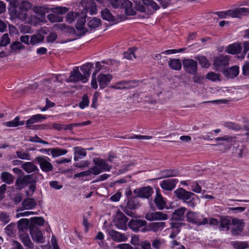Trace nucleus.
Instances as JSON below:
<instances>
[{"label": "nucleus", "mask_w": 249, "mask_h": 249, "mask_svg": "<svg viewBox=\"0 0 249 249\" xmlns=\"http://www.w3.org/2000/svg\"><path fill=\"white\" fill-rule=\"evenodd\" d=\"M102 63L109 65L112 63L111 60L103 61L101 62H97L95 64V71L92 74V80L91 82V86L94 89H97L98 88V84L96 81V74L97 73L103 69L104 67V65H102Z\"/></svg>", "instance_id": "9b49d317"}, {"label": "nucleus", "mask_w": 249, "mask_h": 249, "mask_svg": "<svg viewBox=\"0 0 249 249\" xmlns=\"http://www.w3.org/2000/svg\"><path fill=\"white\" fill-rule=\"evenodd\" d=\"M136 197L148 198L153 193L152 188L150 186L136 188L133 191Z\"/></svg>", "instance_id": "4468645a"}, {"label": "nucleus", "mask_w": 249, "mask_h": 249, "mask_svg": "<svg viewBox=\"0 0 249 249\" xmlns=\"http://www.w3.org/2000/svg\"><path fill=\"white\" fill-rule=\"evenodd\" d=\"M206 77L207 79L213 81L220 80V74L213 71L208 73L206 75Z\"/></svg>", "instance_id": "603ef678"}, {"label": "nucleus", "mask_w": 249, "mask_h": 249, "mask_svg": "<svg viewBox=\"0 0 249 249\" xmlns=\"http://www.w3.org/2000/svg\"><path fill=\"white\" fill-rule=\"evenodd\" d=\"M164 241L156 238L152 240V245L155 249H160Z\"/></svg>", "instance_id": "774afa93"}, {"label": "nucleus", "mask_w": 249, "mask_h": 249, "mask_svg": "<svg viewBox=\"0 0 249 249\" xmlns=\"http://www.w3.org/2000/svg\"><path fill=\"white\" fill-rule=\"evenodd\" d=\"M93 66V63H87L80 67V70L82 72V74L84 78L88 80L90 74V69Z\"/></svg>", "instance_id": "72a5a7b5"}, {"label": "nucleus", "mask_w": 249, "mask_h": 249, "mask_svg": "<svg viewBox=\"0 0 249 249\" xmlns=\"http://www.w3.org/2000/svg\"><path fill=\"white\" fill-rule=\"evenodd\" d=\"M242 49V45L240 43H235L229 45L226 49V52L231 54H235L240 53Z\"/></svg>", "instance_id": "c85d7f7f"}, {"label": "nucleus", "mask_w": 249, "mask_h": 249, "mask_svg": "<svg viewBox=\"0 0 249 249\" xmlns=\"http://www.w3.org/2000/svg\"><path fill=\"white\" fill-rule=\"evenodd\" d=\"M214 14L217 15L219 18H224L227 16H229L232 18H240L241 16L249 15V9L245 7L236 8L234 10H229L226 12H217Z\"/></svg>", "instance_id": "7ed1b4c3"}, {"label": "nucleus", "mask_w": 249, "mask_h": 249, "mask_svg": "<svg viewBox=\"0 0 249 249\" xmlns=\"http://www.w3.org/2000/svg\"><path fill=\"white\" fill-rule=\"evenodd\" d=\"M128 218L122 212L118 213L114 220V223L115 226L121 230H126V223Z\"/></svg>", "instance_id": "9d476101"}, {"label": "nucleus", "mask_w": 249, "mask_h": 249, "mask_svg": "<svg viewBox=\"0 0 249 249\" xmlns=\"http://www.w3.org/2000/svg\"><path fill=\"white\" fill-rule=\"evenodd\" d=\"M33 179V176L31 175H28L23 177L18 178L16 181V186L18 190H21L32 182Z\"/></svg>", "instance_id": "f3484780"}, {"label": "nucleus", "mask_w": 249, "mask_h": 249, "mask_svg": "<svg viewBox=\"0 0 249 249\" xmlns=\"http://www.w3.org/2000/svg\"><path fill=\"white\" fill-rule=\"evenodd\" d=\"M169 67L174 70L179 71L181 68L180 60L178 59H171L168 62Z\"/></svg>", "instance_id": "ea45409f"}, {"label": "nucleus", "mask_w": 249, "mask_h": 249, "mask_svg": "<svg viewBox=\"0 0 249 249\" xmlns=\"http://www.w3.org/2000/svg\"><path fill=\"white\" fill-rule=\"evenodd\" d=\"M101 15L103 19L106 20L108 21H112L115 20L114 16L111 14L109 10L107 8H105L102 11Z\"/></svg>", "instance_id": "c03bdc74"}, {"label": "nucleus", "mask_w": 249, "mask_h": 249, "mask_svg": "<svg viewBox=\"0 0 249 249\" xmlns=\"http://www.w3.org/2000/svg\"><path fill=\"white\" fill-rule=\"evenodd\" d=\"M36 205V200L31 198H27L23 200L22 202V207L23 209L30 210L33 209Z\"/></svg>", "instance_id": "473e14b6"}, {"label": "nucleus", "mask_w": 249, "mask_h": 249, "mask_svg": "<svg viewBox=\"0 0 249 249\" xmlns=\"http://www.w3.org/2000/svg\"><path fill=\"white\" fill-rule=\"evenodd\" d=\"M21 167L28 173H38L39 172L37 167L32 162H25L22 165Z\"/></svg>", "instance_id": "7c9ffc66"}, {"label": "nucleus", "mask_w": 249, "mask_h": 249, "mask_svg": "<svg viewBox=\"0 0 249 249\" xmlns=\"http://www.w3.org/2000/svg\"><path fill=\"white\" fill-rule=\"evenodd\" d=\"M174 193L178 198L183 200L184 202L190 199L191 196L194 195L193 193L187 191L182 188L178 189L174 192Z\"/></svg>", "instance_id": "412c9836"}, {"label": "nucleus", "mask_w": 249, "mask_h": 249, "mask_svg": "<svg viewBox=\"0 0 249 249\" xmlns=\"http://www.w3.org/2000/svg\"><path fill=\"white\" fill-rule=\"evenodd\" d=\"M67 82H76L81 81L83 83L87 82V80L84 78L83 74L79 71V67H75L73 71L70 73L69 78L67 79Z\"/></svg>", "instance_id": "ddd939ff"}, {"label": "nucleus", "mask_w": 249, "mask_h": 249, "mask_svg": "<svg viewBox=\"0 0 249 249\" xmlns=\"http://www.w3.org/2000/svg\"><path fill=\"white\" fill-rule=\"evenodd\" d=\"M69 9L66 7L57 6L51 9V11L54 13L63 14L68 11Z\"/></svg>", "instance_id": "680f3d73"}, {"label": "nucleus", "mask_w": 249, "mask_h": 249, "mask_svg": "<svg viewBox=\"0 0 249 249\" xmlns=\"http://www.w3.org/2000/svg\"><path fill=\"white\" fill-rule=\"evenodd\" d=\"M20 239L23 244L28 249L33 248L34 244L31 241L29 235L26 233H21L19 235Z\"/></svg>", "instance_id": "2f4dec72"}, {"label": "nucleus", "mask_w": 249, "mask_h": 249, "mask_svg": "<svg viewBox=\"0 0 249 249\" xmlns=\"http://www.w3.org/2000/svg\"><path fill=\"white\" fill-rule=\"evenodd\" d=\"M121 6L124 9L125 13L127 15H134L135 11L132 8V3L129 0H121Z\"/></svg>", "instance_id": "393cba45"}, {"label": "nucleus", "mask_w": 249, "mask_h": 249, "mask_svg": "<svg viewBox=\"0 0 249 249\" xmlns=\"http://www.w3.org/2000/svg\"><path fill=\"white\" fill-rule=\"evenodd\" d=\"M145 5L150 6L152 9L157 10L159 8V5L153 0H142Z\"/></svg>", "instance_id": "338daca9"}, {"label": "nucleus", "mask_w": 249, "mask_h": 249, "mask_svg": "<svg viewBox=\"0 0 249 249\" xmlns=\"http://www.w3.org/2000/svg\"><path fill=\"white\" fill-rule=\"evenodd\" d=\"M0 221L4 224L8 223L10 221L9 214L6 212H0Z\"/></svg>", "instance_id": "e2e57ef3"}, {"label": "nucleus", "mask_w": 249, "mask_h": 249, "mask_svg": "<svg viewBox=\"0 0 249 249\" xmlns=\"http://www.w3.org/2000/svg\"><path fill=\"white\" fill-rule=\"evenodd\" d=\"M45 220L42 217H35L31 218L30 225L42 226Z\"/></svg>", "instance_id": "6e6d98bb"}, {"label": "nucleus", "mask_w": 249, "mask_h": 249, "mask_svg": "<svg viewBox=\"0 0 249 249\" xmlns=\"http://www.w3.org/2000/svg\"><path fill=\"white\" fill-rule=\"evenodd\" d=\"M184 71L190 74H196L197 71V62L192 59H185L182 61Z\"/></svg>", "instance_id": "6e6552de"}, {"label": "nucleus", "mask_w": 249, "mask_h": 249, "mask_svg": "<svg viewBox=\"0 0 249 249\" xmlns=\"http://www.w3.org/2000/svg\"><path fill=\"white\" fill-rule=\"evenodd\" d=\"M231 221L228 218H221L220 220V226L219 229L220 231L226 230L229 231L230 229Z\"/></svg>", "instance_id": "37998d69"}, {"label": "nucleus", "mask_w": 249, "mask_h": 249, "mask_svg": "<svg viewBox=\"0 0 249 249\" xmlns=\"http://www.w3.org/2000/svg\"><path fill=\"white\" fill-rule=\"evenodd\" d=\"M82 4L85 6L87 11L89 12L91 15L96 13V4L92 0H84L83 1Z\"/></svg>", "instance_id": "cd10ccee"}, {"label": "nucleus", "mask_w": 249, "mask_h": 249, "mask_svg": "<svg viewBox=\"0 0 249 249\" xmlns=\"http://www.w3.org/2000/svg\"><path fill=\"white\" fill-rule=\"evenodd\" d=\"M108 234L112 240L117 242H125L127 240V236L125 233H121L113 229L108 230Z\"/></svg>", "instance_id": "a211bd4d"}, {"label": "nucleus", "mask_w": 249, "mask_h": 249, "mask_svg": "<svg viewBox=\"0 0 249 249\" xmlns=\"http://www.w3.org/2000/svg\"><path fill=\"white\" fill-rule=\"evenodd\" d=\"M229 64V58L227 56L221 55L215 58L213 61V65L216 70H219L221 68L225 67Z\"/></svg>", "instance_id": "5701e85b"}, {"label": "nucleus", "mask_w": 249, "mask_h": 249, "mask_svg": "<svg viewBox=\"0 0 249 249\" xmlns=\"http://www.w3.org/2000/svg\"><path fill=\"white\" fill-rule=\"evenodd\" d=\"M29 231L33 241L39 243H43L45 242L42 233L41 231L39 230L38 226L30 225Z\"/></svg>", "instance_id": "1a4fd4ad"}, {"label": "nucleus", "mask_w": 249, "mask_h": 249, "mask_svg": "<svg viewBox=\"0 0 249 249\" xmlns=\"http://www.w3.org/2000/svg\"><path fill=\"white\" fill-rule=\"evenodd\" d=\"M119 89H130L138 86V82L136 80H123L118 82Z\"/></svg>", "instance_id": "b1692460"}, {"label": "nucleus", "mask_w": 249, "mask_h": 249, "mask_svg": "<svg viewBox=\"0 0 249 249\" xmlns=\"http://www.w3.org/2000/svg\"><path fill=\"white\" fill-rule=\"evenodd\" d=\"M1 181L7 184L13 183L14 180L13 176L8 172H2L0 175Z\"/></svg>", "instance_id": "c9c22d12"}, {"label": "nucleus", "mask_w": 249, "mask_h": 249, "mask_svg": "<svg viewBox=\"0 0 249 249\" xmlns=\"http://www.w3.org/2000/svg\"><path fill=\"white\" fill-rule=\"evenodd\" d=\"M112 79V76L110 74L100 73L96 78V81L98 82L100 88L103 89L108 85Z\"/></svg>", "instance_id": "dca6fc26"}, {"label": "nucleus", "mask_w": 249, "mask_h": 249, "mask_svg": "<svg viewBox=\"0 0 249 249\" xmlns=\"http://www.w3.org/2000/svg\"><path fill=\"white\" fill-rule=\"evenodd\" d=\"M48 19L51 22H61L63 20V17L54 14H50L47 16Z\"/></svg>", "instance_id": "8fccbe9b"}, {"label": "nucleus", "mask_w": 249, "mask_h": 249, "mask_svg": "<svg viewBox=\"0 0 249 249\" xmlns=\"http://www.w3.org/2000/svg\"><path fill=\"white\" fill-rule=\"evenodd\" d=\"M147 224L145 220L141 219H131L128 223V226L134 232L139 231L145 232L147 230L145 228Z\"/></svg>", "instance_id": "0eeeda50"}, {"label": "nucleus", "mask_w": 249, "mask_h": 249, "mask_svg": "<svg viewBox=\"0 0 249 249\" xmlns=\"http://www.w3.org/2000/svg\"><path fill=\"white\" fill-rule=\"evenodd\" d=\"M30 225L29 219L22 218L19 220L18 222V228L19 231H24L29 229Z\"/></svg>", "instance_id": "e433bc0d"}, {"label": "nucleus", "mask_w": 249, "mask_h": 249, "mask_svg": "<svg viewBox=\"0 0 249 249\" xmlns=\"http://www.w3.org/2000/svg\"><path fill=\"white\" fill-rule=\"evenodd\" d=\"M136 48H132L129 49L127 52L124 53V57L127 60H133V58H136V56L134 53Z\"/></svg>", "instance_id": "09e8293b"}, {"label": "nucleus", "mask_w": 249, "mask_h": 249, "mask_svg": "<svg viewBox=\"0 0 249 249\" xmlns=\"http://www.w3.org/2000/svg\"><path fill=\"white\" fill-rule=\"evenodd\" d=\"M29 184V190L26 191V194L27 196H31L36 189V180L33 179Z\"/></svg>", "instance_id": "3c124183"}, {"label": "nucleus", "mask_w": 249, "mask_h": 249, "mask_svg": "<svg viewBox=\"0 0 249 249\" xmlns=\"http://www.w3.org/2000/svg\"><path fill=\"white\" fill-rule=\"evenodd\" d=\"M154 202L158 209L160 210H163L166 205V203L159 190L156 192V196L154 199Z\"/></svg>", "instance_id": "c756f323"}, {"label": "nucleus", "mask_w": 249, "mask_h": 249, "mask_svg": "<svg viewBox=\"0 0 249 249\" xmlns=\"http://www.w3.org/2000/svg\"><path fill=\"white\" fill-rule=\"evenodd\" d=\"M86 22L85 17L79 18L75 25V30L72 27L67 26L65 23L60 24L58 27L61 30L66 31L70 33H73L77 36H81L84 35L87 32V29L84 27Z\"/></svg>", "instance_id": "f03ea898"}, {"label": "nucleus", "mask_w": 249, "mask_h": 249, "mask_svg": "<svg viewBox=\"0 0 249 249\" xmlns=\"http://www.w3.org/2000/svg\"><path fill=\"white\" fill-rule=\"evenodd\" d=\"M186 219L188 222L197 226L204 225L208 223V220L201 215L192 211L188 212L186 214Z\"/></svg>", "instance_id": "39448f33"}, {"label": "nucleus", "mask_w": 249, "mask_h": 249, "mask_svg": "<svg viewBox=\"0 0 249 249\" xmlns=\"http://www.w3.org/2000/svg\"><path fill=\"white\" fill-rule=\"evenodd\" d=\"M242 47L243 48V51L242 52L241 56V58H244L245 55L247 54L248 52L249 51V41H244L242 43Z\"/></svg>", "instance_id": "69168bd1"}, {"label": "nucleus", "mask_w": 249, "mask_h": 249, "mask_svg": "<svg viewBox=\"0 0 249 249\" xmlns=\"http://www.w3.org/2000/svg\"><path fill=\"white\" fill-rule=\"evenodd\" d=\"M245 223L242 220L233 218L231 221V233L232 235H239L243 231Z\"/></svg>", "instance_id": "f8f14e48"}, {"label": "nucleus", "mask_w": 249, "mask_h": 249, "mask_svg": "<svg viewBox=\"0 0 249 249\" xmlns=\"http://www.w3.org/2000/svg\"><path fill=\"white\" fill-rule=\"evenodd\" d=\"M13 8L11 10V15L14 18L21 20H25L27 16V12L31 8V4L27 1H23L20 3L17 0H13L10 2Z\"/></svg>", "instance_id": "f257e3e1"}, {"label": "nucleus", "mask_w": 249, "mask_h": 249, "mask_svg": "<svg viewBox=\"0 0 249 249\" xmlns=\"http://www.w3.org/2000/svg\"><path fill=\"white\" fill-rule=\"evenodd\" d=\"M161 177L159 178L177 176L179 172L175 169H165L160 171Z\"/></svg>", "instance_id": "f704fd0d"}, {"label": "nucleus", "mask_w": 249, "mask_h": 249, "mask_svg": "<svg viewBox=\"0 0 249 249\" xmlns=\"http://www.w3.org/2000/svg\"><path fill=\"white\" fill-rule=\"evenodd\" d=\"M89 105V100L87 94L83 95L82 101L79 103V107L81 109H84L85 107H88Z\"/></svg>", "instance_id": "13d9d810"}, {"label": "nucleus", "mask_w": 249, "mask_h": 249, "mask_svg": "<svg viewBox=\"0 0 249 249\" xmlns=\"http://www.w3.org/2000/svg\"><path fill=\"white\" fill-rule=\"evenodd\" d=\"M186 211V208L183 207L176 210L172 214V220L173 221H183L184 218V214Z\"/></svg>", "instance_id": "a878e982"}, {"label": "nucleus", "mask_w": 249, "mask_h": 249, "mask_svg": "<svg viewBox=\"0 0 249 249\" xmlns=\"http://www.w3.org/2000/svg\"><path fill=\"white\" fill-rule=\"evenodd\" d=\"M235 153L239 158H241L246 157L248 154L247 148L244 145L238 146L235 150Z\"/></svg>", "instance_id": "58836bf2"}, {"label": "nucleus", "mask_w": 249, "mask_h": 249, "mask_svg": "<svg viewBox=\"0 0 249 249\" xmlns=\"http://www.w3.org/2000/svg\"><path fill=\"white\" fill-rule=\"evenodd\" d=\"M67 152L68 150L66 149H61L59 148L51 149V154L53 157H56L65 155Z\"/></svg>", "instance_id": "49530a36"}, {"label": "nucleus", "mask_w": 249, "mask_h": 249, "mask_svg": "<svg viewBox=\"0 0 249 249\" xmlns=\"http://www.w3.org/2000/svg\"><path fill=\"white\" fill-rule=\"evenodd\" d=\"M93 161L95 166L92 167L91 170L92 174L95 175L99 174L103 171H109L111 168V166L107 163V161L102 159L95 158L93 159Z\"/></svg>", "instance_id": "20e7f679"}, {"label": "nucleus", "mask_w": 249, "mask_h": 249, "mask_svg": "<svg viewBox=\"0 0 249 249\" xmlns=\"http://www.w3.org/2000/svg\"><path fill=\"white\" fill-rule=\"evenodd\" d=\"M196 58L202 67L207 68L210 66L209 62L205 56L198 55L196 56Z\"/></svg>", "instance_id": "de8ad7c7"}, {"label": "nucleus", "mask_w": 249, "mask_h": 249, "mask_svg": "<svg viewBox=\"0 0 249 249\" xmlns=\"http://www.w3.org/2000/svg\"><path fill=\"white\" fill-rule=\"evenodd\" d=\"M88 25L90 29H94L101 25V20L99 18H93L88 21Z\"/></svg>", "instance_id": "a18cd8bd"}, {"label": "nucleus", "mask_w": 249, "mask_h": 249, "mask_svg": "<svg viewBox=\"0 0 249 249\" xmlns=\"http://www.w3.org/2000/svg\"><path fill=\"white\" fill-rule=\"evenodd\" d=\"M10 48L12 53H18L21 50L24 49L25 46L19 41H14L11 44Z\"/></svg>", "instance_id": "79ce46f5"}, {"label": "nucleus", "mask_w": 249, "mask_h": 249, "mask_svg": "<svg viewBox=\"0 0 249 249\" xmlns=\"http://www.w3.org/2000/svg\"><path fill=\"white\" fill-rule=\"evenodd\" d=\"M225 126L231 129L234 130H239L242 129L241 125L239 124L232 122H227L225 124Z\"/></svg>", "instance_id": "bf43d9fd"}, {"label": "nucleus", "mask_w": 249, "mask_h": 249, "mask_svg": "<svg viewBox=\"0 0 249 249\" xmlns=\"http://www.w3.org/2000/svg\"><path fill=\"white\" fill-rule=\"evenodd\" d=\"M5 124V125L8 127H17L24 125L25 122L24 121H20V117L17 116L13 120L7 122Z\"/></svg>", "instance_id": "a19ab883"}, {"label": "nucleus", "mask_w": 249, "mask_h": 249, "mask_svg": "<svg viewBox=\"0 0 249 249\" xmlns=\"http://www.w3.org/2000/svg\"><path fill=\"white\" fill-rule=\"evenodd\" d=\"M46 118V116L40 114L33 115L27 120L26 122V127L28 129H32L34 124L41 122Z\"/></svg>", "instance_id": "aec40b11"}, {"label": "nucleus", "mask_w": 249, "mask_h": 249, "mask_svg": "<svg viewBox=\"0 0 249 249\" xmlns=\"http://www.w3.org/2000/svg\"><path fill=\"white\" fill-rule=\"evenodd\" d=\"M51 128L50 124H41L34 125L32 126V129L39 130H46Z\"/></svg>", "instance_id": "052dcab7"}, {"label": "nucleus", "mask_w": 249, "mask_h": 249, "mask_svg": "<svg viewBox=\"0 0 249 249\" xmlns=\"http://www.w3.org/2000/svg\"><path fill=\"white\" fill-rule=\"evenodd\" d=\"M73 149L74 150V154L77 155L81 158L85 157L87 155L85 149L81 147H74Z\"/></svg>", "instance_id": "4d7b16f0"}, {"label": "nucleus", "mask_w": 249, "mask_h": 249, "mask_svg": "<svg viewBox=\"0 0 249 249\" xmlns=\"http://www.w3.org/2000/svg\"><path fill=\"white\" fill-rule=\"evenodd\" d=\"M224 76L228 79H233L237 77L239 73V67L233 66L230 68L225 69L223 71Z\"/></svg>", "instance_id": "6ab92c4d"}, {"label": "nucleus", "mask_w": 249, "mask_h": 249, "mask_svg": "<svg viewBox=\"0 0 249 249\" xmlns=\"http://www.w3.org/2000/svg\"><path fill=\"white\" fill-rule=\"evenodd\" d=\"M10 42V38L8 34H4L0 38V46L5 47Z\"/></svg>", "instance_id": "5fc2aeb1"}, {"label": "nucleus", "mask_w": 249, "mask_h": 249, "mask_svg": "<svg viewBox=\"0 0 249 249\" xmlns=\"http://www.w3.org/2000/svg\"><path fill=\"white\" fill-rule=\"evenodd\" d=\"M145 218L150 221L164 220L168 219V215L161 212H149L145 214Z\"/></svg>", "instance_id": "2eb2a0df"}, {"label": "nucleus", "mask_w": 249, "mask_h": 249, "mask_svg": "<svg viewBox=\"0 0 249 249\" xmlns=\"http://www.w3.org/2000/svg\"><path fill=\"white\" fill-rule=\"evenodd\" d=\"M50 8L46 6H35L33 8V11L38 17L39 18L44 19L45 15L50 12Z\"/></svg>", "instance_id": "bb28decb"}, {"label": "nucleus", "mask_w": 249, "mask_h": 249, "mask_svg": "<svg viewBox=\"0 0 249 249\" xmlns=\"http://www.w3.org/2000/svg\"><path fill=\"white\" fill-rule=\"evenodd\" d=\"M15 228V224L13 223H11L8 226H7L5 228V231L8 235L11 236L14 233Z\"/></svg>", "instance_id": "0e129e2a"}, {"label": "nucleus", "mask_w": 249, "mask_h": 249, "mask_svg": "<svg viewBox=\"0 0 249 249\" xmlns=\"http://www.w3.org/2000/svg\"><path fill=\"white\" fill-rule=\"evenodd\" d=\"M178 182V179L176 178L165 179L160 183V186L163 190L171 191L175 187Z\"/></svg>", "instance_id": "4be33fe9"}, {"label": "nucleus", "mask_w": 249, "mask_h": 249, "mask_svg": "<svg viewBox=\"0 0 249 249\" xmlns=\"http://www.w3.org/2000/svg\"><path fill=\"white\" fill-rule=\"evenodd\" d=\"M35 160L39 164L42 171L48 173L53 170V167L50 162V159L49 157L45 156H38L35 158Z\"/></svg>", "instance_id": "423d86ee"}, {"label": "nucleus", "mask_w": 249, "mask_h": 249, "mask_svg": "<svg viewBox=\"0 0 249 249\" xmlns=\"http://www.w3.org/2000/svg\"><path fill=\"white\" fill-rule=\"evenodd\" d=\"M231 244L236 249H245L248 247V243L245 242H232Z\"/></svg>", "instance_id": "864d4df0"}, {"label": "nucleus", "mask_w": 249, "mask_h": 249, "mask_svg": "<svg viewBox=\"0 0 249 249\" xmlns=\"http://www.w3.org/2000/svg\"><path fill=\"white\" fill-rule=\"evenodd\" d=\"M165 226V223L164 222H153L149 224V228L151 231L157 232L162 231Z\"/></svg>", "instance_id": "4c0bfd02"}]
</instances>
